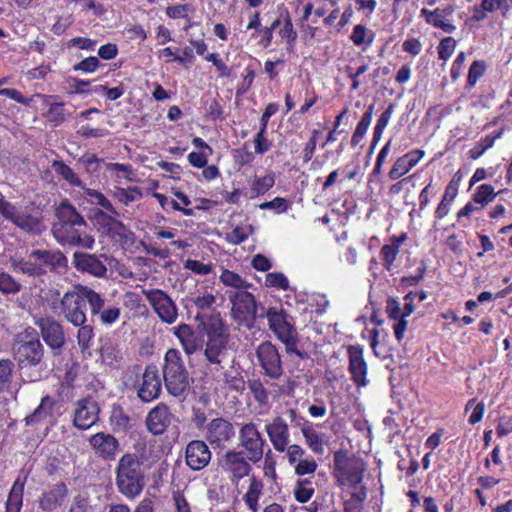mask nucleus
<instances>
[{
  "label": "nucleus",
  "mask_w": 512,
  "mask_h": 512,
  "mask_svg": "<svg viewBox=\"0 0 512 512\" xmlns=\"http://www.w3.org/2000/svg\"><path fill=\"white\" fill-rule=\"evenodd\" d=\"M11 267L31 277H42L47 272L60 273L68 266L65 254L58 250L36 249L27 258H11Z\"/></svg>",
  "instance_id": "nucleus-1"
},
{
  "label": "nucleus",
  "mask_w": 512,
  "mask_h": 512,
  "mask_svg": "<svg viewBox=\"0 0 512 512\" xmlns=\"http://www.w3.org/2000/svg\"><path fill=\"white\" fill-rule=\"evenodd\" d=\"M0 214L29 235L40 236L47 230L43 210L34 204L18 207L0 199Z\"/></svg>",
  "instance_id": "nucleus-2"
},
{
  "label": "nucleus",
  "mask_w": 512,
  "mask_h": 512,
  "mask_svg": "<svg viewBox=\"0 0 512 512\" xmlns=\"http://www.w3.org/2000/svg\"><path fill=\"white\" fill-rule=\"evenodd\" d=\"M116 485L128 498L139 495L145 486L143 460L135 453L124 454L116 468Z\"/></svg>",
  "instance_id": "nucleus-3"
},
{
  "label": "nucleus",
  "mask_w": 512,
  "mask_h": 512,
  "mask_svg": "<svg viewBox=\"0 0 512 512\" xmlns=\"http://www.w3.org/2000/svg\"><path fill=\"white\" fill-rule=\"evenodd\" d=\"M164 360L163 379L165 388L170 395L184 400L190 390V379L181 354L176 349H169Z\"/></svg>",
  "instance_id": "nucleus-4"
},
{
  "label": "nucleus",
  "mask_w": 512,
  "mask_h": 512,
  "mask_svg": "<svg viewBox=\"0 0 512 512\" xmlns=\"http://www.w3.org/2000/svg\"><path fill=\"white\" fill-rule=\"evenodd\" d=\"M259 317L268 319L269 328L276 334L278 339L285 345L288 354H296L301 359L308 358V354L297 348L298 332L292 323V318L288 313L278 307H269L264 314Z\"/></svg>",
  "instance_id": "nucleus-5"
},
{
  "label": "nucleus",
  "mask_w": 512,
  "mask_h": 512,
  "mask_svg": "<svg viewBox=\"0 0 512 512\" xmlns=\"http://www.w3.org/2000/svg\"><path fill=\"white\" fill-rule=\"evenodd\" d=\"M12 349L15 359L21 368L25 366H38L45 357V348L38 334L32 328H27L16 335Z\"/></svg>",
  "instance_id": "nucleus-6"
},
{
  "label": "nucleus",
  "mask_w": 512,
  "mask_h": 512,
  "mask_svg": "<svg viewBox=\"0 0 512 512\" xmlns=\"http://www.w3.org/2000/svg\"><path fill=\"white\" fill-rule=\"evenodd\" d=\"M365 470L366 465L362 459L350 457L342 451L334 454V475L340 485H350L353 489H359Z\"/></svg>",
  "instance_id": "nucleus-7"
},
{
  "label": "nucleus",
  "mask_w": 512,
  "mask_h": 512,
  "mask_svg": "<svg viewBox=\"0 0 512 512\" xmlns=\"http://www.w3.org/2000/svg\"><path fill=\"white\" fill-rule=\"evenodd\" d=\"M229 300L232 303L231 313L233 319L247 328H252L257 316V305L254 296L244 290L231 293Z\"/></svg>",
  "instance_id": "nucleus-8"
},
{
  "label": "nucleus",
  "mask_w": 512,
  "mask_h": 512,
  "mask_svg": "<svg viewBox=\"0 0 512 512\" xmlns=\"http://www.w3.org/2000/svg\"><path fill=\"white\" fill-rule=\"evenodd\" d=\"M239 445L246 452L248 460L258 463L264 453L265 440L253 422L241 425L239 429Z\"/></svg>",
  "instance_id": "nucleus-9"
},
{
  "label": "nucleus",
  "mask_w": 512,
  "mask_h": 512,
  "mask_svg": "<svg viewBox=\"0 0 512 512\" xmlns=\"http://www.w3.org/2000/svg\"><path fill=\"white\" fill-rule=\"evenodd\" d=\"M60 306L65 319L74 326H79L86 322V303L80 289L78 291L66 292L61 299Z\"/></svg>",
  "instance_id": "nucleus-10"
},
{
  "label": "nucleus",
  "mask_w": 512,
  "mask_h": 512,
  "mask_svg": "<svg viewBox=\"0 0 512 512\" xmlns=\"http://www.w3.org/2000/svg\"><path fill=\"white\" fill-rule=\"evenodd\" d=\"M236 436L234 425L225 418L212 419L206 426V440L213 448H225Z\"/></svg>",
  "instance_id": "nucleus-11"
},
{
  "label": "nucleus",
  "mask_w": 512,
  "mask_h": 512,
  "mask_svg": "<svg viewBox=\"0 0 512 512\" xmlns=\"http://www.w3.org/2000/svg\"><path fill=\"white\" fill-rule=\"evenodd\" d=\"M36 326L45 343L50 347L54 355H59L65 345V333L63 326L51 317H41L36 320Z\"/></svg>",
  "instance_id": "nucleus-12"
},
{
  "label": "nucleus",
  "mask_w": 512,
  "mask_h": 512,
  "mask_svg": "<svg viewBox=\"0 0 512 512\" xmlns=\"http://www.w3.org/2000/svg\"><path fill=\"white\" fill-rule=\"evenodd\" d=\"M249 461L247 456H244V451L228 450L219 459V466L229 474L231 481H238L251 472L252 466Z\"/></svg>",
  "instance_id": "nucleus-13"
},
{
  "label": "nucleus",
  "mask_w": 512,
  "mask_h": 512,
  "mask_svg": "<svg viewBox=\"0 0 512 512\" xmlns=\"http://www.w3.org/2000/svg\"><path fill=\"white\" fill-rule=\"evenodd\" d=\"M256 355L265 374L272 379H278L283 374V367L277 348L268 341L262 342L257 350Z\"/></svg>",
  "instance_id": "nucleus-14"
},
{
  "label": "nucleus",
  "mask_w": 512,
  "mask_h": 512,
  "mask_svg": "<svg viewBox=\"0 0 512 512\" xmlns=\"http://www.w3.org/2000/svg\"><path fill=\"white\" fill-rule=\"evenodd\" d=\"M161 393V379L158 368L150 364L146 366L142 374V380L138 386L137 396L143 402H151L158 398Z\"/></svg>",
  "instance_id": "nucleus-15"
},
{
  "label": "nucleus",
  "mask_w": 512,
  "mask_h": 512,
  "mask_svg": "<svg viewBox=\"0 0 512 512\" xmlns=\"http://www.w3.org/2000/svg\"><path fill=\"white\" fill-rule=\"evenodd\" d=\"M146 297L162 321L169 324L175 322L177 308L166 293L162 290H150L146 293Z\"/></svg>",
  "instance_id": "nucleus-16"
},
{
  "label": "nucleus",
  "mask_w": 512,
  "mask_h": 512,
  "mask_svg": "<svg viewBox=\"0 0 512 512\" xmlns=\"http://www.w3.org/2000/svg\"><path fill=\"white\" fill-rule=\"evenodd\" d=\"M102 258L107 260V257L103 254L97 256L86 252H75L73 254V265L77 271L101 278L107 273V267Z\"/></svg>",
  "instance_id": "nucleus-17"
},
{
  "label": "nucleus",
  "mask_w": 512,
  "mask_h": 512,
  "mask_svg": "<svg viewBox=\"0 0 512 512\" xmlns=\"http://www.w3.org/2000/svg\"><path fill=\"white\" fill-rule=\"evenodd\" d=\"M185 460L188 467L192 470H201L209 464L211 451L204 441L192 440L186 446Z\"/></svg>",
  "instance_id": "nucleus-18"
},
{
  "label": "nucleus",
  "mask_w": 512,
  "mask_h": 512,
  "mask_svg": "<svg viewBox=\"0 0 512 512\" xmlns=\"http://www.w3.org/2000/svg\"><path fill=\"white\" fill-rule=\"evenodd\" d=\"M99 407L91 398L81 399L77 402L74 412L73 424L79 429H88L98 421Z\"/></svg>",
  "instance_id": "nucleus-19"
},
{
  "label": "nucleus",
  "mask_w": 512,
  "mask_h": 512,
  "mask_svg": "<svg viewBox=\"0 0 512 512\" xmlns=\"http://www.w3.org/2000/svg\"><path fill=\"white\" fill-rule=\"evenodd\" d=\"M172 413L164 403H159L147 414L145 424L147 430L153 435L163 434L171 424Z\"/></svg>",
  "instance_id": "nucleus-20"
},
{
  "label": "nucleus",
  "mask_w": 512,
  "mask_h": 512,
  "mask_svg": "<svg viewBox=\"0 0 512 512\" xmlns=\"http://www.w3.org/2000/svg\"><path fill=\"white\" fill-rule=\"evenodd\" d=\"M89 443L95 454L105 460H114L119 449L118 439L104 432H98L91 436Z\"/></svg>",
  "instance_id": "nucleus-21"
},
{
  "label": "nucleus",
  "mask_w": 512,
  "mask_h": 512,
  "mask_svg": "<svg viewBox=\"0 0 512 512\" xmlns=\"http://www.w3.org/2000/svg\"><path fill=\"white\" fill-rule=\"evenodd\" d=\"M53 232L57 241L63 245L67 244L70 246L92 249L95 243L93 236L87 234L82 236L75 227L67 226L60 232L54 225Z\"/></svg>",
  "instance_id": "nucleus-22"
},
{
  "label": "nucleus",
  "mask_w": 512,
  "mask_h": 512,
  "mask_svg": "<svg viewBox=\"0 0 512 512\" xmlns=\"http://www.w3.org/2000/svg\"><path fill=\"white\" fill-rule=\"evenodd\" d=\"M266 433L278 452H284L289 443L288 425L281 417H275L271 423L265 426Z\"/></svg>",
  "instance_id": "nucleus-23"
},
{
  "label": "nucleus",
  "mask_w": 512,
  "mask_h": 512,
  "mask_svg": "<svg viewBox=\"0 0 512 512\" xmlns=\"http://www.w3.org/2000/svg\"><path fill=\"white\" fill-rule=\"evenodd\" d=\"M55 216L61 223L59 231L64 227L86 226L87 222L77 209L66 199L62 200L55 208Z\"/></svg>",
  "instance_id": "nucleus-24"
},
{
  "label": "nucleus",
  "mask_w": 512,
  "mask_h": 512,
  "mask_svg": "<svg viewBox=\"0 0 512 512\" xmlns=\"http://www.w3.org/2000/svg\"><path fill=\"white\" fill-rule=\"evenodd\" d=\"M349 371L357 386L366 385L367 364L363 358V350L358 346H349Z\"/></svg>",
  "instance_id": "nucleus-25"
},
{
  "label": "nucleus",
  "mask_w": 512,
  "mask_h": 512,
  "mask_svg": "<svg viewBox=\"0 0 512 512\" xmlns=\"http://www.w3.org/2000/svg\"><path fill=\"white\" fill-rule=\"evenodd\" d=\"M195 320L198 322V328L202 330L207 337H228L219 312L212 313L207 319L197 314Z\"/></svg>",
  "instance_id": "nucleus-26"
},
{
  "label": "nucleus",
  "mask_w": 512,
  "mask_h": 512,
  "mask_svg": "<svg viewBox=\"0 0 512 512\" xmlns=\"http://www.w3.org/2000/svg\"><path fill=\"white\" fill-rule=\"evenodd\" d=\"M67 494L68 489L65 483H57L42 495L39 505L45 511H53L63 503Z\"/></svg>",
  "instance_id": "nucleus-27"
},
{
  "label": "nucleus",
  "mask_w": 512,
  "mask_h": 512,
  "mask_svg": "<svg viewBox=\"0 0 512 512\" xmlns=\"http://www.w3.org/2000/svg\"><path fill=\"white\" fill-rule=\"evenodd\" d=\"M228 337H207L204 355L211 364L220 365V355L226 349Z\"/></svg>",
  "instance_id": "nucleus-28"
},
{
  "label": "nucleus",
  "mask_w": 512,
  "mask_h": 512,
  "mask_svg": "<svg viewBox=\"0 0 512 512\" xmlns=\"http://www.w3.org/2000/svg\"><path fill=\"white\" fill-rule=\"evenodd\" d=\"M53 406L54 400L52 398L49 396L43 397L40 405L34 410V412L26 416V424L30 425L52 416Z\"/></svg>",
  "instance_id": "nucleus-29"
},
{
  "label": "nucleus",
  "mask_w": 512,
  "mask_h": 512,
  "mask_svg": "<svg viewBox=\"0 0 512 512\" xmlns=\"http://www.w3.org/2000/svg\"><path fill=\"white\" fill-rule=\"evenodd\" d=\"M366 498L367 491L365 486L353 489L350 499L344 502V512H361Z\"/></svg>",
  "instance_id": "nucleus-30"
},
{
  "label": "nucleus",
  "mask_w": 512,
  "mask_h": 512,
  "mask_svg": "<svg viewBox=\"0 0 512 512\" xmlns=\"http://www.w3.org/2000/svg\"><path fill=\"white\" fill-rule=\"evenodd\" d=\"M24 482L17 479L9 493L6 512H19L22 504Z\"/></svg>",
  "instance_id": "nucleus-31"
},
{
  "label": "nucleus",
  "mask_w": 512,
  "mask_h": 512,
  "mask_svg": "<svg viewBox=\"0 0 512 512\" xmlns=\"http://www.w3.org/2000/svg\"><path fill=\"white\" fill-rule=\"evenodd\" d=\"M79 289L82 296L85 298V303H89L92 315L100 314L104 308V299L86 286H80Z\"/></svg>",
  "instance_id": "nucleus-32"
},
{
  "label": "nucleus",
  "mask_w": 512,
  "mask_h": 512,
  "mask_svg": "<svg viewBox=\"0 0 512 512\" xmlns=\"http://www.w3.org/2000/svg\"><path fill=\"white\" fill-rule=\"evenodd\" d=\"M301 432L310 447V449L314 453L322 454L323 453V437L321 434L317 433L313 427L311 426H302Z\"/></svg>",
  "instance_id": "nucleus-33"
},
{
  "label": "nucleus",
  "mask_w": 512,
  "mask_h": 512,
  "mask_svg": "<svg viewBox=\"0 0 512 512\" xmlns=\"http://www.w3.org/2000/svg\"><path fill=\"white\" fill-rule=\"evenodd\" d=\"M263 484L260 480L256 479L255 477H252L248 491L246 492L244 496V500L248 507L253 511L256 512L258 509V498L259 495L262 492Z\"/></svg>",
  "instance_id": "nucleus-34"
},
{
  "label": "nucleus",
  "mask_w": 512,
  "mask_h": 512,
  "mask_svg": "<svg viewBox=\"0 0 512 512\" xmlns=\"http://www.w3.org/2000/svg\"><path fill=\"white\" fill-rule=\"evenodd\" d=\"M374 111V105H370L366 112L363 114L360 122L358 123L356 130L352 137V144L356 145L359 143V141L362 139V137L365 135V133L368 130V127L372 120V115Z\"/></svg>",
  "instance_id": "nucleus-35"
},
{
  "label": "nucleus",
  "mask_w": 512,
  "mask_h": 512,
  "mask_svg": "<svg viewBox=\"0 0 512 512\" xmlns=\"http://www.w3.org/2000/svg\"><path fill=\"white\" fill-rule=\"evenodd\" d=\"M97 501L83 495L74 498L69 512H98Z\"/></svg>",
  "instance_id": "nucleus-36"
},
{
  "label": "nucleus",
  "mask_w": 512,
  "mask_h": 512,
  "mask_svg": "<svg viewBox=\"0 0 512 512\" xmlns=\"http://www.w3.org/2000/svg\"><path fill=\"white\" fill-rule=\"evenodd\" d=\"M53 167L55 171L61 175L66 181H68L71 185L82 187L83 183L78 177V175L65 163L61 161H55L53 163Z\"/></svg>",
  "instance_id": "nucleus-37"
},
{
  "label": "nucleus",
  "mask_w": 512,
  "mask_h": 512,
  "mask_svg": "<svg viewBox=\"0 0 512 512\" xmlns=\"http://www.w3.org/2000/svg\"><path fill=\"white\" fill-rule=\"evenodd\" d=\"M13 369L14 363L11 360H0V393L9 387Z\"/></svg>",
  "instance_id": "nucleus-38"
},
{
  "label": "nucleus",
  "mask_w": 512,
  "mask_h": 512,
  "mask_svg": "<svg viewBox=\"0 0 512 512\" xmlns=\"http://www.w3.org/2000/svg\"><path fill=\"white\" fill-rule=\"evenodd\" d=\"M21 290V284L10 274L0 272V291L4 294H16Z\"/></svg>",
  "instance_id": "nucleus-39"
},
{
  "label": "nucleus",
  "mask_w": 512,
  "mask_h": 512,
  "mask_svg": "<svg viewBox=\"0 0 512 512\" xmlns=\"http://www.w3.org/2000/svg\"><path fill=\"white\" fill-rule=\"evenodd\" d=\"M220 280L226 286H231L242 290L249 287V284L245 280H243L238 274L229 270H223L220 276Z\"/></svg>",
  "instance_id": "nucleus-40"
},
{
  "label": "nucleus",
  "mask_w": 512,
  "mask_h": 512,
  "mask_svg": "<svg viewBox=\"0 0 512 512\" xmlns=\"http://www.w3.org/2000/svg\"><path fill=\"white\" fill-rule=\"evenodd\" d=\"M224 383L230 390L242 392L245 389V381L237 371H227L224 373Z\"/></svg>",
  "instance_id": "nucleus-41"
},
{
  "label": "nucleus",
  "mask_w": 512,
  "mask_h": 512,
  "mask_svg": "<svg viewBox=\"0 0 512 512\" xmlns=\"http://www.w3.org/2000/svg\"><path fill=\"white\" fill-rule=\"evenodd\" d=\"M84 193H85V195H87L91 198H94L96 200L97 205L106 209L108 212H110L113 215H118V212L115 210L112 203L101 192L88 188V189H85Z\"/></svg>",
  "instance_id": "nucleus-42"
},
{
  "label": "nucleus",
  "mask_w": 512,
  "mask_h": 512,
  "mask_svg": "<svg viewBox=\"0 0 512 512\" xmlns=\"http://www.w3.org/2000/svg\"><path fill=\"white\" fill-rule=\"evenodd\" d=\"M78 327H80L77 333L78 344L83 350H85L89 348L90 341L94 336L93 327L92 325L85 323L79 325Z\"/></svg>",
  "instance_id": "nucleus-43"
},
{
  "label": "nucleus",
  "mask_w": 512,
  "mask_h": 512,
  "mask_svg": "<svg viewBox=\"0 0 512 512\" xmlns=\"http://www.w3.org/2000/svg\"><path fill=\"white\" fill-rule=\"evenodd\" d=\"M427 23L441 28L447 33H451L454 30V26L444 19L443 11L440 9H436L430 14V19H428Z\"/></svg>",
  "instance_id": "nucleus-44"
},
{
  "label": "nucleus",
  "mask_w": 512,
  "mask_h": 512,
  "mask_svg": "<svg viewBox=\"0 0 512 512\" xmlns=\"http://www.w3.org/2000/svg\"><path fill=\"white\" fill-rule=\"evenodd\" d=\"M265 284L268 287H277L282 290H287L289 288L288 279L280 272L268 273L265 278Z\"/></svg>",
  "instance_id": "nucleus-45"
},
{
  "label": "nucleus",
  "mask_w": 512,
  "mask_h": 512,
  "mask_svg": "<svg viewBox=\"0 0 512 512\" xmlns=\"http://www.w3.org/2000/svg\"><path fill=\"white\" fill-rule=\"evenodd\" d=\"M63 103H55L51 105L47 112L49 122L54 123L55 126L65 121V110Z\"/></svg>",
  "instance_id": "nucleus-46"
},
{
  "label": "nucleus",
  "mask_w": 512,
  "mask_h": 512,
  "mask_svg": "<svg viewBox=\"0 0 512 512\" xmlns=\"http://www.w3.org/2000/svg\"><path fill=\"white\" fill-rule=\"evenodd\" d=\"M274 182L272 175H265L264 177L255 179L252 189L258 195L264 194L274 185Z\"/></svg>",
  "instance_id": "nucleus-47"
},
{
  "label": "nucleus",
  "mask_w": 512,
  "mask_h": 512,
  "mask_svg": "<svg viewBox=\"0 0 512 512\" xmlns=\"http://www.w3.org/2000/svg\"><path fill=\"white\" fill-rule=\"evenodd\" d=\"M456 46V41L452 37L444 38L438 47L439 58L447 60L453 53Z\"/></svg>",
  "instance_id": "nucleus-48"
},
{
  "label": "nucleus",
  "mask_w": 512,
  "mask_h": 512,
  "mask_svg": "<svg viewBox=\"0 0 512 512\" xmlns=\"http://www.w3.org/2000/svg\"><path fill=\"white\" fill-rule=\"evenodd\" d=\"M410 169L411 167L409 166V163L406 162L404 157H401L394 163L392 169L389 172V177L393 180H396L406 174Z\"/></svg>",
  "instance_id": "nucleus-49"
},
{
  "label": "nucleus",
  "mask_w": 512,
  "mask_h": 512,
  "mask_svg": "<svg viewBox=\"0 0 512 512\" xmlns=\"http://www.w3.org/2000/svg\"><path fill=\"white\" fill-rule=\"evenodd\" d=\"M115 197L123 204L128 205L135 201L137 197H141V193L137 189L127 191L119 188L115 192Z\"/></svg>",
  "instance_id": "nucleus-50"
},
{
  "label": "nucleus",
  "mask_w": 512,
  "mask_h": 512,
  "mask_svg": "<svg viewBox=\"0 0 512 512\" xmlns=\"http://www.w3.org/2000/svg\"><path fill=\"white\" fill-rule=\"evenodd\" d=\"M99 316L103 324H112L119 318L120 309L116 306H110L105 309L103 308Z\"/></svg>",
  "instance_id": "nucleus-51"
},
{
  "label": "nucleus",
  "mask_w": 512,
  "mask_h": 512,
  "mask_svg": "<svg viewBox=\"0 0 512 512\" xmlns=\"http://www.w3.org/2000/svg\"><path fill=\"white\" fill-rule=\"evenodd\" d=\"M185 268L199 275H206L212 270V266L210 264H203L200 261L191 259L185 262Z\"/></svg>",
  "instance_id": "nucleus-52"
},
{
  "label": "nucleus",
  "mask_w": 512,
  "mask_h": 512,
  "mask_svg": "<svg viewBox=\"0 0 512 512\" xmlns=\"http://www.w3.org/2000/svg\"><path fill=\"white\" fill-rule=\"evenodd\" d=\"M248 386L257 401L264 402L267 399V392L259 380L249 381Z\"/></svg>",
  "instance_id": "nucleus-53"
},
{
  "label": "nucleus",
  "mask_w": 512,
  "mask_h": 512,
  "mask_svg": "<svg viewBox=\"0 0 512 512\" xmlns=\"http://www.w3.org/2000/svg\"><path fill=\"white\" fill-rule=\"evenodd\" d=\"M280 34L283 38L288 39V43L292 46L293 42L297 38V33L293 28V24L289 14L284 19V27L281 29Z\"/></svg>",
  "instance_id": "nucleus-54"
},
{
  "label": "nucleus",
  "mask_w": 512,
  "mask_h": 512,
  "mask_svg": "<svg viewBox=\"0 0 512 512\" xmlns=\"http://www.w3.org/2000/svg\"><path fill=\"white\" fill-rule=\"evenodd\" d=\"M99 66V60L97 57H88L74 65L73 69L75 71L81 70L84 72H93Z\"/></svg>",
  "instance_id": "nucleus-55"
},
{
  "label": "nucleus",
  "mask_w": 512,
  "mask_h": 512,
  "mask_svg": "<svg viewBox=\"0 0 512 512\" xmlns=\"http://www.w3.org/2000/svg\"><path fill=\"white\" fill-rule=\"evenodd\" d=\"M507 6V0H482V12H494ZM484 13H482V19Z\"/></svg>",
  "instance_id": "nucleus-56"
},
{
  "label": "nucleus",
  "mask_w": 512,
  "mask_h": 512,
  "mask_svg": "<svg viewBox=\"0 0 512 512\" xmlns=\"http://www.w3.org/2000/svg\"><path fill=\"white\" fill-rule=\"evenodd\" d=\"M203 339L199 336H197L195 333L192 335L190 339L187 340V342L183 343V348L186 352V354L191 355L197 350L202 348Z\"/></svg>",
  "instance_id": "nucleus-57"
},
{
  "label": "nucleus",
  "mask_w": 512,
  "mask_h": 512,
  "mask_svg": "<svg viewBox=\"0 0 512 512\" xmlns=\"http://www.w3.org/2000/svg\"><path fill=\"white\" fill-rule=\"evenodd\" d=\"M398 253V247L394 245H384L381 249V255L383 257L385 265L389 268L394 262Z\"/></svg>",
  "instance_id": "nucleus-58"
},
{
  "label": "nucleus",
  "mask_w": 512,
  "mask_h": 512,
  "mask_svg": "<svg viewBox=\"0 0 512 512\" xmlns=\"http://www.w3.org/2000/svg\"><path fill=\"white\" fill-rule=\"evenodd\" d=\"M305 483H309V481L303 480V481L299 482L298 487L295 490V498L300 503L307 502L313 494V489L305 488L302 486Z\"/></svg>",
  "instance_id": "nucleus-59"
},
{
  "label": "nucleus",
  "mask_w": 512,
  "mask_h": 512,
  "mask_svg": "<svg viewBox=\"0 0 512 512\" xmlns=\"http://www.w3.org/2000/svg\"><path fill=\"white\" fill-rule=\"evenodd\" d=\"M317 468V464L314 460H302L298 463L295 468V472L297 475H305L309 473H313Z\"/></svg>",
  "instance_id": "nucleus-60"
},
{
  "label": "nucleus",
  "mask_w": 512,
  "mask_h": 512,
  "mask_svg": "<svg viewBox=\"0 0 512 512\" xmlns=\"http://www.w3.org/2000/svg\"><path fill=\"white\" fill-rule=\"evenodd\" d=\"M194 333L195 332L193 331L192 327L187 324L179 325L176 327L174 332L182 344L187 342V340L190 339Z\"/></svg>",
  "instance_id": "nucleus-61"
},
{
  "label": "nucleus",
  "mask_w": 512,
  "mask_h": 512,
  "mask_svg": "<svg viewBox=\"0 0 512 512\" xmlns=\"http://www.w3.org/2000/svg\"><path fill=\"white\" fill-rule=\"evenodd\" d=\"M367 28L363 25H356L353 29L351 40L355 45H362L366 42Z\"/></svg>",
  "instance_id": "nucleus-62"
},
{
  "label": "nucleus",
  "mask_w": 512,
  "mask_h": 512,
  "mask_svg": "<svg viewBox=\"0 0 512 512\" xmlns=\"http://www.w3.org/2000/svg\"><path fill=\"white\" fill-rule=\"evenodd\" d=\"M252 266L258 271H268L271 268V262L262 254H257L252 260Z\"/></svg>",
  "instance_id": "nucleus-63"
},
{
  "label": "nucleus",
  "mask_w": 512,
  "mask_h": 512,
  "mask_svg": "<svg viewBox=\"0 0 512 512\" xmlns=\"http://www.w3.org/2000/svg\"><path fill=\"white\" fill-rule=\"evenodd\" d=\"M386 312L390 318L394 320L399 319L402 315L399 302L395 299H388L386 305Z\"/></svg>",
  "instance_id": "nucleus-64"
}]
</instances>
